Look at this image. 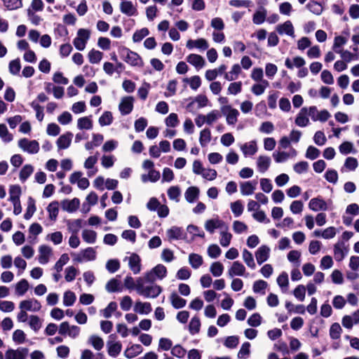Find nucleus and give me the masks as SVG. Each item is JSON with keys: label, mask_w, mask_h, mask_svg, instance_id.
<instances>
[{"label": "nucleus", "mask_w": 359, "mask_h": 359, "mask_svg": "<svg viewBox=\"0 0 359 359\" xmlns=\"http://www.w3.org/2000/svg\"><path fill=\"white\" fill-rule=\"evenodd\" d=\"M137 292L146 298H156L158 297L162 290L158 285L144 286L143 278H139L136 280Z\"/></svg>", "instance_id": "1"}, {"label": "nucleus", "mask_w": 359, "mask_h": 359, "mask_svg": "<svg viewBox=\"0 0 359 359\" xmlns=\"http://www.w3.org/2000/svg\"><path fill=\"white\" fill-rule=\"evenodd\" d=\"M90 37V31L88 29L81 28L76 32V36L73 40V45L79 51L83 50Z\"/></svg>", "instance_id": "2"}, {"label": "nucleus", "mask_w": 359, "mask_h": 359, "mask_svg": "<svg viewBox=\"0 0 359 359\" xmlns=\"http://www.w3.org/2000/svg\"><path fill=\"white\" fill-rule=\"evenodd\" d=\"M73 261L77 263L84 262H90L96 259L97 252L95 250L91 247L81 250L78 253H72Z\"/></svg>", "instance_id": "3"}, {"label": "nucleus", "mask_w": 359, "mask_h": 359, "mask_svg": "<svg viewBox=\"0 0 359 359\" xmlns=\"http://www.w3.org/2000/svg\"><path fill=\"white\" fill-rule=\"evenodd\" d=\"M122 57L126 63L133 67H142L144 65L142 57L137 53L128 48L122 50Z\"/></svg>", "instance_id": "4"}, {"label": "nucleus", "mask_w": 359, "mask_h": 359, "mask_svg": "<svg viewBox=\"0 0 359 359\" xmlns=\"http://www.w3.org/2000/svg\"><path fill=\"white\" fill-rule=\"evenodd\" d=\"M18 145L22 151L29 154H37L40 149L39 144L36 140H30L25 137L19 140Z\"/></svg>", "instance_id": "5"}, {"label": "nucleus", "mask_w": 359, "mask_h": 359, "mask_svg": "<svg viewBox=\"0 0 359 359\" xmlns=\"http://www.w3.org/2000/svg\"><path fill=\"white\" fill-rule=\"evenodd\" d=\"M167 269L163 264H158L149 272L147 273L144 277L146 282L153 283L156 279H163L166 276Z\"/></svg>", "instance_id": "6"}, {"label": "nucleus", "mask_w": 359, "mask_h": 359, "mask_svg": "<svg viewBox=\"0 0 359 359\" xmlns=\"http://www.w3.org/2000/svg\"><path fill=\"white\" fill-rule=\"evenodd\" d=\"M58 332L61 335H67L75 339L80 334L81 329L76 325H70L68 322H62L59 326Z\"/></svg>", "instance_id": "7"}, {"label": "nucleus", "mask_w": 359, "mask_h": 359, "mask_svg": "<svg viewBox=\"0 0 359 359\" xmlns=\"http://www.w3.org/2000/svg\"><path fill=\"white\" fill-rule=\"evenodd\" d=\"M349 251L348 245L343 241L337 242L334 245V257L337 262L342 261Z\"/></svg>", "instance_id": "8"}, {"label": "nucleus", "mask_w": 359, "mask_h": 359, "mask_svg": "<svg viewBox=\"0 0 359 359\" xmlns=\"http://www.w3.org/2000/svg\"><path fill=\"white\" fill-rule=\"evenodd\" d=\"M221 111L226 117L228 125H235L238 121L239 111L231 106L221 107Z\"/></svg>", "instance_id": "9"}, {"label": "nucleus", "mask_w": 359, "mask_h": 359, "mask_svg": "<svg viewBox=\"0 0 359 359\" xmlns=\"http://www.w3.org/2000/svg\"><path fill=\"white\" fill-rule=\"evenodd\" d=\"M226 226L225 222L218 217L208 219L204 224L205 229L210 233H213L216 229L220 231Z\"/></svg>", "instance_id": "10"}, {"label": "nucleus", "mask_w": 359, "mask_h": 359, "mask_svg": "<svg viewBox=\"0 0 359 359\" xmlns=\"http://www.w3.org/2000/svg\"><path fill=\"white\" fill-rule=\"evenodd\" d=\"M20 309H25L27 311L37 312L41 309L40 302L34 298L22 300L19 304Z\"/></svg>", "instance_id": "11"}, {"label": "nucleus", "mask_w": 359, "mask_h": 359, "mask_svg": "<svg viewBox=\"0 0 359 359\" xmlns=\"http://www.w3.org/2000/svg\"><path fill=\"white\" fill-rule=\"evenodd\" d=\"M28 355V349L18 347L16 349L8 348L5 352V359H26Z\"/></svg>", "instance_id": "12"}, {"label": "nucleus", "mask_w": 359, "mask_h": 359, "mask_svg": "<svg viewBox=\"0 0 359 359\" xmlns=\"http://www.w3.org/2000/svg\"><path fill=\"white\" fill-rule=\"evenodd\" d=\"M297 155L296 149L290 148L288 152L282 151H276L272 156L277 163H281L287 161L290 158H294Z\"/></svg>", "instance_id": "13"}, {"label": "nucleus", "mask_w": 359, "mask_h": 359, "mask_svg": "<svg viewBox=\"0 0 359 359\" xmlns=\"http://www.w3.org/2000/svg\"><path fill=\"white\" fill-rule=\"evenodd\" d=\"M98 160V153L97 152L94 156H88L83 163V167L87 171V175L88 177H93L97 172V168L95 165Z\"/></svg>", "instance_id": "14"}, {"label": "nucleus", "mask_w": 359, "mask_h": 359, "mask_svg": "<svg viewBox=\"0 0 359 359\" xmlns=\"http://www.w3.org/2000/svg\"><path fill=\"white\" fill-rule=\"evenodd\" d=\"M276 31L280 35H287L292 38L295 37L294 34V27L290 20H287L283 23L278 24L276 27Z\"/></svg>", "instance_id": "15"}, {"label": "nucleus", "mask_w": 359, "mask_h": 359, "mask_svg": "<svg viewBox=\"0 0 359 359\" xmlns=\"http://www.w3.org/2000/svg\"><path fill=\"white\" fill-rule=\"evenodd\" d=\"M246 269L245 266L238 261H235L232 263L230 268L228 269L227 274L229 277L233 278L234 276H245Z\"/></svg>", "instance_id": "16"}, {"label": "nucleus", "mask_w": 359, "mask_h": 359, "mask_svg": "<svg viewBox=\"0 0 359 359\" xmlns=\"http://www.w3.org/2000/svg\"><path fill=\"white\" fill-rule=\"evenodd\" d=\"M241 150L245 157L254 156L258 151L257 142L256 140H251L240 145Z\"/></svg>", "instance_id": "17"}, {"label": "nucleus", "mask_w": 359, "mask_h": 359, "mask_svg": "<svg viewBox=\"0 0 359 359\" xmlns=\"http://www.w3.org/2000/svg\"><path fill=\"white\" fill-rule=\"evenodd\" d=\"M134 98L131 96L124 97L121 99L118 109L122 115L129 114L133 109Z\"/></svg>", "instance_id": "18"}, {"label": "nucleus", "mask_w": 359, "mask_h": 359, "mask_svg": "<svg viewBox=\"0 0 359 359\" xmlns=\"http://www.w3.org/2000/svg\"><path fill=\"white\" fill-rule=\"evenodd\" d=\"M166 235L169 241L183 240L186 238V233L182 227L173 226L166 231Z\"/></svg>", "instance_id": "19"}, {"label": "nucleus", "mask_w": 359, "mask_h": 359, "mask_svg": "<svg viewBox=\"0 0 359 359\" xmlns=\"http://www.w3.org/2000/svg\"><path fill=\"white\" fill-rule=\"evenodd\" d=\"M53 255V250L50 247L42 245L39 248L38 260L41 264H46L49 262L50 257Z\"/></svg>", "instance_id": "20"}, {"label": "nucleus", "mask_w": 359, "mask_h": 359, "mask_svg": "<svg viewBox=\"0 0 359 359\" xmlns=\"http://www.w3.org/2000/svg\"><path fill=\"white\" fill-rule=\"evenodd\" d=\"M271 159L266 155H259L256 160V165L258 172L264 173L270 168Z\"/></svg>", "instance_id": "21"}, {"label": "nucleus", "mask_w": 359, "mask_h": 359, "mask_svg": "<svg viewBox=\"0 0 359 359\" xmlns=\"http://www.w3.org/2000/svg\"><path fill=\"white\" fill-rule=\"evenodd\" d=\"M271 249L266 245H261L255 252V257L258 264L261 265L268 260Z\"/></svg>", "instance_id": "22"}, {"label": "nucleus", "mask_w": 359, "mask_h": 359, "mask_svg": "<svg viewBox=\"0 0 359 359\" xmlns=\"http://www.w3.org/2000/svg\"><path fill=\"white\" fill-rule=\"evenodd\" d=\"M120 11L127 16H136L138 14L137 9L130 1H123L120 4Z\"/></svg>", "instance_id": "23"}, {"label": "nucleus", "mask_w": 359, "mask_h": 359, "mask_svg": "<svg viewBox=\"0 0 359 359\" xmlns=\"http://www.w3.org/2000/svg\"><path fill=\"white\" fill-rule=\"evenodd\" d=\"M309 208L314 212L325 211L328 208L327 203L320 197L311 199L309 203Z\"/></svg>", "instance_id": "24"}, {"label": "nucleus", "mask_w": 359, "mask_h": 359, "mask_svg": "<svg viewBox=\"0 0 359 359\" xmlns=\"http://www.w3.org/2000/svg\"><path fill=\"white\" fill-rule=\"evenodd\" d=\"M257 182L253 181H245L240 183V191L243 196H250L254 194L257 188Z\"/></svg>", "instance_id": "25"}, {"label": "nucleus", "mask_w": 359, "mask_h": 359, "mask_svg": "<svg viewBox=\"0 0 359 359\" xmlns=\"http://www.w3.org/2000/svg\"><path fill=\"white\" fill-rule=\"evenodd\" d=\"M60 205L64 211L74 212L79 208L80 201L77 198H74L72 200L65 199L61 201Z\"/></svg>", "instance_id": "26"}, {"label": "nucleus", "mask_w": 359, "mask_h": 359, "mask_svg": "<svg viewBox=\"0 0 359 359\" xmlns=\"http://www.w3.org/2000/svg\"><path fill=\"white\" fill-rule=\"evenodd\" d=\"M186 46L189 50L195 48L200 50H205L208 48L209 44L206 39L201 38L196 40H188Z\"/></svg>", "instance_id": "27"}, {"label": "nucleus", "mask_w": 359, "mask_h": 359, "mask_svg": "<svg viewBox=\"0 0 359 359\" xmlns=\"http://www.w3.org/2000/svg\"><path fill=\"white\" fill-rule=\"evenodd\" d=\"M73 134L71 132H67L66 133L60 135L56 142L58 149H66L69 147Z\"/></svg>", "instance_id": "28"}, {"label": "nucleus", "mask_w": 359, "mask_h": 359, "mask_svg": "<svg viewBox=\"0 0 359 359\" xmlns=\"http://www.w3.org/2000/svg\"><path fill=\"white\" fill-rule=\"evenodd\" d=\"M128 265L134 274H137L141 271V259L138 255L133 253L128 257Z\"/></svg>", "instance_id": "29"}, {"label": "nucleus", "mask_w": 359, "mask_h": 359, "mask_svg": "<svg viewBox=\"0 0 359 359\" xmlns=\"http://www.w3.org/2000/svg\"><path fill=\"white\" fill-rule=\"evenodd\" d=\"M294 123L297 126L302 128L306 127L309 124L310 121L306 111V107H303L300 109L294 120Z\"/></svg>", "instance_id": "30"}, {"label": "nucleus", "mask_w": 359, "mask_h": 359, "mask_svg": "<svg viewBox=\"0 0 359 359\" xmlns=\"http://www.w3.org/2000/svg\"><path fill=\"white\" fill-rule=\"evenodd\" d=\"M306 65L305 60L300 56H296L293 57L292 59H290L289 57L285 59V65L287 68L290 69H292L294 67L296 68H302Z\"/></svg>", "instance_id": "31"}, {"label": "nucleus", "mask_w": 359, "mask_h": 359, "mask_svg": "<svg viewBox=\"0 0 359 359\" xmlns=\"http://www.w3.org/2000/svg\"><path fill=\"white\" fill-rule=\"evenodd\" d=\"M187 61L196 69H202L205 65L204 58L198 54H190L187 57Z\"/></svg>", "instance_id": "32"}, {"label": "nucleus", "mask_w": 359, "mask_h": 359, "mask_svg": "<svg viewBox=\"0 0 359 359\" xmlns=\"http://www.w3.org/2000/svg\"><path fill=\"white\" fill-rule=\"evenodd\" d=\"M133 310L135 312L140 314L147 315L152 311V308L149 302L137 301L135 304Z\"/></svg>", "instance_id": "33"}, {"label": "nucleus", "mask_w": 359, "mask_h": 359, "mask_svg": "<svg viewBox=\"0 0 359 359\" xmlns=\"http://www.w3.org/2000/svg\"><path fill=\"white\" fill-rule=\"evenodd\" d=\"M200 190L197 187H190L186 190L184 198L188 203H193L198 198Z\"/></svg>", "instance_id": "34"}, {"label": "nucleus", "mask_w": 359, "mask_h": 359, "mask_svg": "<svg viewBox=\"0 0 359 359\" xmlns=\"http://www.w3.org/2000/svg\"><path fill=\"white\" fill-rule=\"evenodd\" d=\"M241 72V67L238 64H234L230 71L224 74V79L229 81H235L238 78Z\"/></svg>", "instance_id": "35"}, {"label": "nucleus", "mask_w": 359, "mask_h": 359, "mask_svg": "<svg viewBox=\"0 0 359 359\" xmlns=\"http://www.w3.org/2000/svg\"><path fill=\"white\" fill-rule=\"evenodd\" d=\"M219 244L222 247H228L232 238V234L229 232L228 226H225L222 231H219Z\"/></svg>", "instance_id": "36"}, {"label": "nucleus", "mask_w": 359, "mask_h": 359, "mask_svg": "<svg viewBox=\"0 0 359 359\" xmlns=\"http://www.w3.org/2000/svg\"><path fill=\"white\" fill-rule=\"evenodd\" d=\"M107 348L108 354L113 358H116L122 350V344L119 341H108Z\"/></svg>", "instance_id": "37"}, {"label": "nucleus", "mask_w": 359, "mask_h": 359, "mask_svg": "<svg viewBox=\"0 0 359 359\" xmlns=\"http://www.w3.org/2000/svg\"><path fill=\"white\" fill-rule=\"evenodd\" d=\"M143 351L142 347L140 344H133L128 347L124 351V356L131 359L140 355Z\"/></svg>", "instance_id": "38"}, {"label": "nucleus", "mask_w": 359, "mask_h": 359, "mask_svg": "<svg viewBox=\"0 0 359 359\" xmlns=\"http://www.w3.org/2000/svg\"><path fill=\"white\" fill-rule=\"evenodd\" d=\"M104 140V137L102 134H93L92 140L88 142L85 144L86 150H92L95 147L100 146Z\"/></svg>", "instance_id": "39"}, {"label": "nucleus", "mask_w": 359, "mask_h": 359, "mask_svg": "<svg viewBox=\"0 0 359 359\" xmlns=\"http://www.w3.org/2000/svg\"><path fill=\"white\" fill-rule=\"evenodd\" d=\"M29 285L26 279H21L15 285V292L17 296H23L29 290Z\"/></svg>", "instance_id": "40"}, {"label": "nucleus", "mask_w": 359, "mask_h": 359, "mask_svg": "<svg viewBox=\"0 0 359 359\" xmlns=\"http://www.w3.org/2000/svg\"><path fill=\"white\" fill-rule=\"evenodd\" d=\"M189 264L194 269H198L203 264V257L197 253H191L189 255Z\"/></svg>", "instance_id": "41"}, {"label": "nucleus", "mask_w": 359, "mask_h": 359, "mask_svg": "<svg viewBox=\"0 0 359 359\" xmlns=\"http://www.w3.org/2000/svg\"><path fill=\"white\" fill-rule=\"evenodd\" d=\"M67 230L72 234H77L82 226V220L80 219L68 220L67 222Z\"/></svg>", "instance_id": "42"}, {"label": "nucleus", "mask_w": 359, "mask_h": 359, "mask_svg": "<svg viewBox=\"0 0 359 359\" xmlns=\"http://www.w3.org/2000/svg\"><path fill=\"white\" fill-rule=\"evenodd\" d=\"M93 121L91 119V116H83L79 118L77 120V128L79 130H91L93 128Z\"/></svg>", "instance_id": "43"}, {"label": "nucleus", "mask_w": 359, "mask_h": 359, "mask_svg": "<svg viewBox=\"0 0 359 359\" xmlns=\"http://www.w3.org/2000/svg\"><path fill=\"white\" fill-rule=\"evenodd\" d=\"M160 172L155 169L148 171V174H142L141 180L144 183L147 182H156L160 179Z\"/></svg>", "instance_id": "44"}, {"label": "nucleus", "mask_w": 359, "mask_h": 359, "mask_svg": "<svg viewBox=\"0 0 359 359\" xmlns=\"http://www.w3.org/2000/svg\"><path fill=\"white\" fill-rule=\"evenodd\" d=\"M340 55V57L342 60H344L345 62L348 63L353 60H359V54L358 53H353L350 52L348 50H339L337 53Z\"/></svg>", "instance_id": "45"}, {"label": "nucleus", "mask_w": 359, "mask_h": 359, "mask_svg": "<svg viewBox=\"0 0 359 359\" xmlns=\"http://www.w3.org/2000/svg\"><path fill=\"white\" fill-rule=\"evenodd\" d=\"M242 258L245 264L251 269L256 268V264L254 260L252 254L247 249H243L242 251Z\"/></svg>", "instance_id": "46"}, {"label": "nucleus", "mask_w": 359, "mask_h": 359, "mask_svg": "<svg viewBox=\"0 0 359 359\" xmlns=\"http://www.w3.org/2000/svg\"><path fill=\"white\" fill-rule=\"evenodd\" d=\"M48 217L50 220L55 221L59 212V203L57 201L51 202L47 207Z\"/></svg>", "instance_id": "47"}, {"label": "nucleus", "mask_w": 359, "mask_h": 359, "mask_svg": "<svg viewBox=\"0 0 359 359\" xmlns=\"http://www.w3.org/2000/svg\"><path fill=\"white\" fill-rule=\"evenodd\" d=\"M211 132L209 128H204L200 133L199 142L202 147H205L211 141Z\"/></svg>", "instance_id": "48"}, {"label": "nucleus", "mask_w": 359, "mask_h": 359, "mask_svg": "<svg viewBox=\"0 0 359 359\" xmlns=\"http://www.w3.org/2000/svg\"><path fill=\"white\" fill-rule=\"evenodd\" d=\"M277 284L283 292L287 290L289 285L288 275L286 272H282L277 278Z\"/></svg>", "instance_id": "49"}, {"label": "nucleus", "mask_w": 359, "mask_h": 359, "mask_svg": "<svg viewBox=\"0 0 359 359\" xmlns=\"http://www.w3.org/2000/svg\"><path fill=\"white\" fill-rule=\"evenodd\" d=\"M170 299L172 306L177 309L183 308L187 303L185 299L180 297L175 292L171 294Z\"/></svg>", "instance_id": "50"}, {"label": "nucleus", "mask_w": 359, "mask_h": 359, "mask_svg": "<svg viewBox=\"0 0 359 359\" xmlns=\"http://www.w3.org/2000/svg\"><path fill=\"white\" fill-rule=\"evenodd\" d=\"M103 53L100 50L92 49L88 53V58L91 64H98L102 59Z\"/></svg>", "instance_id": "51"}, {"label": "nucleus", "mask_w": 359, "mask_h": 359, "mask_svg": "<svg viewBox=\"0 0 359 359\" xmlns=\"http://www.w3.org/2000/svg\"><path fill=\"white\" fill-rule=\"evenodd\" d=\"M82 238L89 244H93L96 241L97 233L95 231L84 229L82 231Z\"/></svg>", "instance_id": "52"}, {"label": "nucleus", "mask_w": 359, "mask_h": 359, "mask_svg": "<svg viewBox=\"0 0 359 359\" xmlns=\"http://www.w3.org/2000/svg\"><path fill=\"white\" fill-rule=\"evenodd\" d=\"M269 85V83L266 80H263L260 83L254 84L251 90L255 95H260L264 93Z\"/></svg>", "instance_id": "53"}, {"label": "nucleus", "mask_w": 359, "mask_h": 359, "mask_svg": "<svg viewBox=\"0 0 359 359\" xmlns=\"http://www.w3.org/2000/svg\"><path fill=\"white\" fill-rule=\"evenodd\" d=\"M210 271L214 277H219L224 272V266L219 262H215L211 264Z\"/></svg>", "instance_id": "54"}, {"label": "nucleus", "mask_w": 359, "mask_h": 359, "mask_svg": "<svg viewBox=\"0 0 359 359\" xmlns=\"http://www.w3.org/2000/svg\"><path fill=\"white\" fill-rule=\"evenodd\" d=\"M29 325L32 330L36 332L42 326V320L37 316L32 315L29 318Z\"/></svg>", "instance_id": "55"}, {"label": "nucleus", "mask_w": 359, "mask_h": 359, "mask_svg": "<svg viewBox=\"0 0 359 359\" xmlns=\"http://www.w3.org/2000/svg\"><path fill=\"white\" fill-rule=\"evenodd\" d=\"M201 328V321L198 316H194L191 318L189 325V330L191 334L194 335L199 332Z\"/></svg>", "instance_id": "56"}, {"label": "nucleus", "mask_w": 359, "mask_h": 359, "mask_svg": "<svg viewBox=\"0 0 359 359\" xmlns=\"http://www.w3.org/2000/svg\"><path fill=\"white\" fill-rule=\"evenodd\" d=\"M266 11L264 8H262L257 11L252 18V22L255 25H261L266 20Z\"/></svg>", "instance_id": "57"}, {"label": "nucleus", "mask_w": 359, "mask_h": 359, "mask_svg": "<svg viewBox=\"0 0 359 359\" xmlns=\"http://www.w3.org/2000/svg\"><path fill=\"white\" fill-rule=\"evenodd\" d=\"M34 172V168L30 164L25 165L20 172V180L24 182Z\"/></svg>", "instance_id": "58"}, {"label": "nucleus", "mask_w": 359, "mask_h": 359, "mask_svg": "<svg viewBox=\"0 0 359 359\" xmlns=\"http://www.w3.org/2000/svg\"><path fill=\"white\" fill-rule=\"evenodd\" d=\"M287 259L290 262L292 263L296 267L300 265L301 252L298 250H291L287 254Z\"/></svg>", "instance_id": "59"}, {"label": "nucleus", "mask_w": 359, "mask_h": 359, "mask_svg": "<svg viewBox=\"0 0 359 359\" xmlns=\"http://www.w3.org/2000/svg\"><path fill=\"white\" fill-rule=\"evenodd\" d=\"M267 286L268 283L266 281L263 280H259L253 283L252 290L255 293L265 294V290Z\"/></svg>", "instance_id": "60"}, {"label": "nucleus", "mask_w": 359, "mask_h": 359, "mask_svg": "<svg viewBox=\"0 0 359 359\" xmlns=\"http://www.w3.org/2000/svg\"><path fill=\"white\" fill-rule=\"evenodd\" d=\"M76 299V294L70 290L65 292L63 294V304L65 306H72L74 304Z\"/></svg>", "instance_id": "61"}, {"label": "nucleus", "mask_w": 359, "mask_h": 359, "mask_svg": "<svg viewBox=\"0 0 359 359\" xmlns=\"http://www.w3.org/2000/svg\"><path fill=\"white\" fill-rule=\"evenodd\" d=\"M180 194L181 191L178 186H172L168 190L169 198L175 202H179Z\"/></svg>", "instance_id": "62"}, {"label": "nucleus", "mask_w": 359, "mask_h": 359, "mask_svg": "<svg viewBox=\"0 0 359 359\" xmlns=\"http://www.w3.org/2000/svg\"><path fill=\"white\" fill-rule=\"evenodd\" d=\"M113 121V116L111 112L109 111H104L99 118L98 122L101 126H109Z\"/></svg>", "instance_id": "63"}, {"label": "nucleus", "mask_w": 359, "mask_h": 359, "mask_svg": "<svg viewBox=\"0 0 359 359\" xmlns=\"http://www.w3.org/2000/svg\"><path fill=\"white\" fill-rule=\"evenodd\" d=\"M250 353V344L249 342H245L242 344L238 353V359H246L249 357Z\"/></svg>", "instance_id": "64"}]
</instances>
